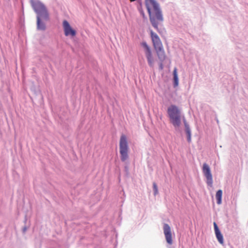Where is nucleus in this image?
Wrapping results in <instances>:
<instances>
[{
	"label": "nucleus",
	"instance_id": "nucleus-1",
	"mask_svg": "<svg viewBox=\"0 0 248 248\" xmlns=\"http://www.w3.org/2000/svg\"><path fill=\"white\" fill-rule=\"evenodd\" d=\"M145 5L150 22L154 28L158 31V26L163 21V16L159 3L155 0H145Z\"/></svg>",
	"mask_w": 248,
	"mask_h": 248
},
{
	"label": "nucleus",
	"instance_id": "nucleus-2",
	"mask_svg": "<svg viewBox=\"0 0 248 248\" xmlns=\"http://www.w3.org/2000/svg\"><path fill=\"white\" fill-rule=\"evenodd\" d=\"M31 5L37 14V29L45 31L46 29V22L49 20V14L45 5L37 0H31Z\"/></svg>",
	"mask_w": 248,
	"mask_h": 248
},
{
	"label": "nucleus",
	"instance_id": "nucleus-3",
	"mask_svg": "<svg viewBox=\"0 0 248 248\" xmlns=\"http://www.w3.org/2000/svg\"><path fill=\"white\" fill-rule=\"evenodd\" d=\"M168 114L170 121L175 128H178L181 123V111L175 105H171L168 108Z\"/></svg>",
	"mask_w": 248,
	"mask_h": 248
},
{
	"label": "nucleus",
	"instance_id": "nucleus-4",
	"mask_svg": "<svg viewBox=\"0 0 248 248\" xmlns=\"http://www.w3.org/2000/svg\"><path fill=\"white\" fill-rule=\"evenodd\" d=\"M151 36L158 58L160 62H163L165 60L166 55L160 39L157 34L152 31H151Z\"/></svg>",
	"mask_w": 248,
	"mask_h": 248
},
{
	"label": "nucleus",
	"instance_id": "nucleus-5",
	"mask_svg": "<svg viewBox=\"0 0 248 248\" xmlns=\"http://www.w3.org/2000/svg\"><path fill=\"white\" fill-rule=\"evenodd\" d=\"M119 148L121 160L122 162H125L129 157L128 154L129 148L126 137L124 135H122L121 136Z\"/></svg>",
	"mask_w": 248,
	"mask_h": 248
},
{
	"label": "nucleus",
	"instance_id": "nucleus-6",
	"mask_svg": "<svg viewBox=\"0 0 248 248\" xmlns=\"http://www.w3.org/2000/svg\"><path fill=\"white\" fill-rule=\"evenodd\" d=\"M142 46L144 49V52L147 58L149 65L153 67L154 65V60L152 56L151 50L145 42H143L141 44Z\"/></svg>",
	"mask_w": 248,
	"mask_h": 248
},
{
	"label": "nucleus",
	"instance_id": "nucleus-7",
	"mask_svg": "<svg viewBox=\"0 0 248 248\" xmlns=\"http://www.w3.org/2000/svg\"><path fill=\"white\" fill-rule=\"evenodd\" d=\"M202 171L204 176L206 178L207 185L211 187L213 184L212 175L210 168L207 164L204 163L203 164Z\"/></svg>",
	"mask_w": 248,
	"mask_h": 248
},
{
	"label": "nucleus",
	"instance_id": "nucleus-8",
	"mask_svg": "<svg viewBox=\"0 0 248 248\" xmlns=\"http://www.w3.org/2000/svg\"><path fill=\"white\" fill-rule=\"evenodd\" d=\"M163 232L167 243L169 245H172L173 243L172 238V233L170 226L167 223L163 225Z\"/></svg>",
	"mask_w": 248,
	"mask_h": 248
},
{
	"label": "nucleus",
	"instance_id": "nucleus-9",
	"mask_svg": "<svg viewBox=\"0 0 248 248\" xmlns=\"http://www.w3.org/2000/svg\"><path fill=\"white\" fill-rule=\"evenodd\" d=\"M63 27L64 31L65 36L71 35V36H75L76 34V31L72 29L69 23L66 20H64L63 22Z\"/></svg>",
	"mask_w": 248,
	"mask_h": 248
},
{
	"label": "nucleus",
	"instance_id": "nucleus-10",
	"mask_svg": "<svg viewBox=\"0 0 248 248\" xmlns=\"http://www.w3.org/2000/svg\"><path fill=\"white\" fill-rule=\"evenodd\" d=\"M173 85L174 87H177L179 83V79H178V77L177 75V71L176 68H175L174 69L173 72Z\"/></svg>",
	"mask_w": 248,
	"mask_h": 248
},
{
	"label": "nucleus",
	"instance_id": "nucleus-11",
	"mask_svg": "<svg viewBox=\"0 0 248 248\" xmlns=\"http://www.w3.org/2000/svg\"><path fill=\"white\" fill-rule=\"evenodd\" d=\"M185 131L186 133V134L187 135V140L188 142H190L191 139V130L189 127V125H187L186 124V128H185Z\"/></svg>",
	"mask_w": 248,
	"mask_h": 248
},
{
	"label": "nucleus",
	"instance_id": "nucleus-12",
	"mask_svg": "<svg viewBox=\"0 0 248 248\" xmlns=\"http://www.w3.org/2000/svg\"><path fill=\"white\" fill-rule=\"evenodd\" d=\"M218 241L221 244H223V238L220 232L218 230Z\"/></svg>",
	"mask_w": 248,
	"mask_h": 248
},
{
	"label": "nucleus",
	"instance_id": "nucleus-13",
	"mask_svg": "<svg viewBox=\"0 0 248 248\" xmlns=\"http://www.w3.org/2000/svg\"><path fill=\"white\" fill-rule=\"evenodd\" d=\"M221 195L222 191L221 190H218V204H220L221 202Z\"/></svg>",
	"mask_w": 248,
	"mask_h": 248
},
{
	"label": "nucleus",
	"instance_id": "nucleus-14",
	"mask_svg": "<svg viewBox=\"0 0 248 248\" xmlns=\"http://www.w3.org/2000/svg\"><path fill=\"white\" fill-rule=\"evenodd\" d=\"M153 190L155 195H156V194H158L157 186L155 183H153Z\"/></svg>",
	"mask_w": 248,
	"mask_h": 248
},
{
	"label": "nucleus",
	"instance_id": "nucleus-15",
	"mask_svg": "<svg viewBox=\"0 0 248 248\" xmlns=\"http://www.w3.org/2000/svg\"><path fill=\"white\" fill-rule=\"evenodd\" d=\"M214 226L215 233L216 237H217V223L215 221L214 222Z\"/></svg>",
	"mask_w": 248,
	"mask_h": 248
},
{
	"label": "nucleus",
	"instance_id": "nucleus-16",
	"mask_svg": "<svg viewBox=\"0 0 248 248\" xmlns=\"http://www.w3.org/2000/svg\"><path fill=\"white\" fill-rule=\"evenodd\" d=\"M183 121H184V124H185V126L186 127V124L187 125H189L187 123V122H186V120L185 118L184 117H183Z\"/></svg>",
	"mask_w": 248,
	"mask_h": 248
},
{
	"label": "nucleus",
	"instance_id": "nucleus-17",
	"mask_svg": "<svg viewBox=\"0 0 248 248\" xmlns=\"http://www.w3.org/2000/svg\"><path fill=\"white\" fill-rule=\"evenodd\" d=\"M159 68H160V69H162L163 68L162 62H161L160 63V64H159Z\"/></svg>",
	"mask_w": 248,
	"mask_h": 248
},
{
	"label": "nucleus",
	"instance_id": "nucleus-18",
	"mask_svg": "<svg viewBox=\"0 0 248 248\" xmlns=\"http://www.w3.org/2000/svg\"><path fill=\"white\" fill-rule=\"evenodd\" d=\"M27 228L26 227H24L23 228V232L24 233L26 232V231H27Z\"/></svg>",
	"mask_w": 248,
	"mask_h": 248
},
{
	"label": "nucleus",
	"instance_id": "nucleus-19",
	"mask_svg": "<svg viewBox=\"0 0 248 248\" xmlns=\"http://www.w3.org/2000/svg\"><path fill=\"white\" fill-rule=\"evenodd\" d=\"M141 14H142V16H143V17H144L145 15H144V14L143 13V12H141Z\"/></svg>",
	"mask_w": 248,
	"mask_h": 248
},
{
	"label": "nucleus",
	"instance_id": "nucleus-20",
	"mask_svg": "<svg viewBox=\"0 0 248 248\" xmlns=\"http://www.w3.org/2000/svg\"><path fill=\"white\" fill-rule=\"evenodd\" d=\"M215 198L217 199V192L216 193Z\"/></svg>",
	"mask_w": 248,
	"mask_h": 248
},
{
	"label": "nucleus",
	"instance_id": "nucleus-21",
	"mask_svg": "<svg viewBox=\"0 0 248 248\" xmlns=\"http://www.w3.org/2000/svg\"><path fill=\"white\" fill-rule=\"evenodd\" d=\"M135 0H130V1L131 2L134 1Z\"/></svg>",
	"mask_w": 248,
	"mask_h": 248
},
{
	"label": "nucleus",
	"instance_id": "nucleus-22",
	"mask_svg": "<svg viewBox=\"0 0 248 248\" xmlns=\"http://www.w3.org/2000/svg\"><path fill=\"white\" fill-rule=\"evenodd\" d=\"M125 169H127V167H125Z\"/></svg>",
	"mask_w": 248,
	"mask_h": 248
}]
</instances>
